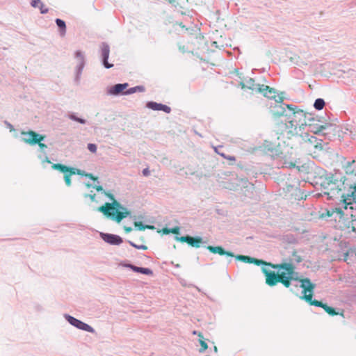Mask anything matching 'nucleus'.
I'll use <instances>...</instances> for the list:
<instances>
[{
	"label": "nucleus",
	"instance_id": "nucleus-1",
	"mask_svg": "<svg viewBox=\"0 0 356 356\" xmlns=\"http://www.w3.org/2000/svg\"><path fill=\"white\" fill-rule=\"evenodd\" d=\"M103 193L113 202L111 203H106L104 205L97 208V211L102 212L107 218L120 222L122 219L127 217H131V212L127 208L122 206L120 202L115 200L113 194L104 191Z\"/></svg>",
	"mask_w": 356,
	"mask_h": 356
},
{
	"label": "nucleus",
	"instance_id": "nucleus-2",
	"mask_svg": "<svg viewBox=\"0 0 356 356\" xmlns=\"http://www.w3.org/2000/svg\"><path fill=\"white\" fill-rule=\"evenodd\" d=\"M300 286L302 289L303 296L301 299L305 300L311 305L322 307L329 315L333 316L335 315H341L343 316V311L337 312L336 309L328 306L327 304L323 303L321 301L313 300L314 290L316 284H313L309 278H304L300 281Z\"/></svg>",
	"mask_w": 356,
	"mask_h": 356
},
{
	"label": "nucleus",
	"instance_id": "nucleus-3",
	"mask_svg": "<svg viewBox=\"0 0 356 356\" xmlns=\"http://www.w3.org/2000/svg\"><path fill=\"white\" fill-rule=\"evenodd\" d=\"M270 267L274 269L278 270H284V272L280 273L282 276V278L285 279L289 282V286H293L294 288H291L290 291L292 293H295V291H298L299 288H301L300 285H298V282L300 283V281L302 279H299L298 277V273L294 271L295 266L291 263H282L280 264H272Z\"/></svg>",
	"mask_w": 356,
	"mask_h": 356
},
{
	"label": "nucleus",
	"instance_id": "nucleus-4",
	"mask_svg": "<svg viewBox=\"0 0 356 356\" xmlns=\"http://www.w3.org/2000/svg\"><path fill=\"white\" fill-rule=\"evenodd\" d=\"M287 120H290L293 123L297 124L298 127L307 124L311 125V122H314L315 119L310 114L306 113L302 110L298 108L297 106L291 104L289 106Z\"/></svg>",
	"mask_w": 356,
	"mask_h": 356
},
{
	"label": "nucleus",
	"instance_id": "nucleus-5",
	"mask_svg": "<svg viewBox=\"0 0 356 356\" xmlns=\"http://www.w3.org/2000/svg\"><path fill=\"white\" fill-rule=\"evenodd\" d=\"M334 175L337 181H332L327 191L323 192L330 200L337 197L341 191L348 190L350 185L347 183L348 179L341 173H335Z\"/></svg>",
	"mask_w": 356,
	"mask_h": 356
},
{
	"label": "nucleus",
	"instance_id": "nucleus-6",
	"mask_svg": "<svg viewBox=\"0 0 356 356\" xmlns=\"http://www.w3.org/2000/svg\"><path fill=\"white\" fill-rule=\"evenodd\" d=\"M21 135L23 142L31 146L38 145L40 152L43 154L46 152L45 149L47 148V145L42 143L45 138L44 135L38 134L34 131H22Z\"/></svg>",
	"mask_w": 356,
	"mask_h": 356
},
{
	"label": "nucleus",
	"instance_id": "nucleus-7",
	"mask_svg": "<svg viewBox=\"0 0 356 356\" xmlns=\"http://www.w3.org/2000/svg\"><path fill=\"white\" fill-rule=\"evenodd\" d=\"M340 196L345 210L348 209V205H350V209H356V181L350 184L347 193H343Z\"/></svg>",
	"mask_w": 356,
	"mask_h": 356
},
{
	"label": "nucleus",
	"instance_id": "nucleus-8",
	"mask_svg": "<svg viewBox=\"0 0 356 356\" xmlns=\"http://www.w3.org/2000/svg\"><path fill=\"white\" fill-rule=\"evenodd\" d=\"M262 272L265 275L266 277V283L267 285L270 286H274L277 283H282L285 287L289 288V282L286 281V278H282V276L280 273H275L274 271H272L268 269L266 267H262Z\"/></svg>",
	"mask_w": 356,
	"mask_h": 356
},
{
	"label": "nucleus",
	"instance_id": "nucleus-9",
	"mask_svg": "<svg viewBox=\"0 0 356 356\" xmlns=\"http://www.w3.org/2000/svg\"><path fill=\"white\" fill-rule=\"evenodd\" d=\"M300 138L299 141L304 148L312 151V149H322V140L318 139L316 136H310L307 133H304L298 136Z\"/></svg>",
	"mask_w": 356,
	"mask_h": 356
},
{
	"label": "nucleus",
	"instance_id": "nucleus-10",
	"mask_svg": "<svg viewBox=\"0 0 356 356\" xmlns=\"http://www.w3.org/2000/svg\"><path fill=\"white\" fill-rule=\"evenodd\" d=\"M291 104L283 103V97H278L274 104L271 105L270 107V113L274 117L285 116L287 118V111H289V106H291Z\"/></svg>",
	"mask_w": 356,
	"mask_h": 356
},
{
	"label": "nucleus",
	"instance_id": "nucleus-11",
	"mask_svg": "<svg viewBox=\"0 0 356 356\" xmlns=\"http://www.w3.org/2000/svg\"><path fill=\"white\" fill-rule=\"evenodd\" d=\"M64 318L71 325L75 327L79 330L88 332L92 334L95 333V330L92 326L83 322L81 320L76 318L75 317L70 314H65Z\"/></svg>",
	"mask_w": 356,
	"mask_h": 356
},
{
	"label": "nucleus",
	"instance_id": "nucleus-12",
	"mask_svg": "<svg viewBox=\"0 0 356 356\" xmlns=\"http://www.w3.org/2000/svg\"><path fill=\"white\" fill-rule=\"evenodd\" d=\"M75 57L78 60V64L76 67V74L74 81L79 84L80 82L81 74L86 65V60L83 54L81 51H76L75 52Z\"/></svg>",
	"mask_w": 356,
	"mask_h": 356
},
{
	"label": "nucleus",
	"instance_id": "nucleus-13",
	"mask_svg": "<svg viewBox=\"0 0 356 356\" xmlns=\"http://www.w3.org/2000/svg\"><path fill=\"white\" fill-rule=\"evenodd\" d=\"M100 54L102 64L106 69H110L113 67V64L108 63V60L110 54V47L106 42H102L100 45Z\"/></svg>",
	"mask_w": 356,
	"mask_h": 356
},
{
	"label": "nucleus",
	"instance_id": "nucleus-14",
	"mask_svg": "<svg viewBox=\"0 0 356 356\" xmlns=\"http://www.w3.org/2000/svg\"><path fill=\"white\" fill-rule=\"evenodd\" d=\"M99 236L105 243L111 245H119L123 242L122 238L117 234L99 232Z\"/></svg>",
	"mask_w": 356,
	"mask_h": 356
},
{
	"label": "nucleus",
	"instance_id": "nucleus-15",
	"mask_svg": "<svg viewBox=\"0 0 356 356\" xmlns=\"http://www.w3.org/2000/svg\"><path fill=\"white\" fill-rule=\"evenodd\" d=\"M129 86L127 83H117L107 88L106 93L108 95L119 96L125 95V89Z\"/></svg>",
	"mask_w": 356,
	"mask_h": 356
},
{
	"label": "nucleus",
	"instance_id": "nucleus-16",
	"mask_svg": "<svg viewBox=\"0 0 356 356\" xmlns=\"http://www.w3.org/2000/svg\"><path fill=\"white\" fill-rule=\"evenodd\" d=\"M258 92L261 93L264 97L274 99L276 102L279 95H276V91L274 88L269 87L268 86L261 85L258 88Z\"/></svg>",
	"mask_w": 356,
	"mask_h": 356
},
{
	"label": "nucleus",
	"instance_id": "nucleus-17",
	"mask_svg": "<svg viewBox=\"0 0 356 356\" xmlns=\"http://www.w3.org/2000/svg\"><path fill=\"white\" fill-rule=\"evenodd\" d=\"M146 107L153 111H162L166 113H170L171 112V108L170 106L152 101L147 102Z\"/></svg>",
	"mask_w": 356,
	"mask_h": 356
},
{
	"label": "nucleus",
	"instance_id": "nucleus-18",
	"mask_svg": "<svg viewBox=\"0 0 356 356\" xmlns=\"http://www.w3.org/2000/svg\"><path fill=\"white\" fill-rule=\"evenodd\" d=\"M207 249L213 254H218L220 255H225L227 257H234V254L232 252L226 251L221 246H211L209 245L207 247Z\"/></svg>",
	"mask_w": 356,
	"mask_h": 356
},
{
	"label": "nucleus",
	"instance_id": "nucleus-19",
	"mask_svg": "<svg viewBox=\"0 0 356 356\" xmlns=\"http://www.w3.org/2000/svg\"><path fill=\"white\" fill-rule=\"evenodd\" d=\"M343 168L346 175H355L356 177V161L355 160L346 161L343 164Z\"/></svg>",
	"mask_w": 356,
	"mask_h": 356
},
{
	"label": "nucleus",
	"instance_id": "nucleus-20",
	"mask_svg": "<svg viewBox=\"0 0 356 356\" xmlns=\"http://www.w3.org/2000/svg\"><path fill=\"white\" fill-rule=\"evenodd\" d=\"M124 266L132 270L135 273H138L147 275H153L152 270L148 268L138 267L131 264H125Z\"/></svg>",
	"mask_w": 356,
	"mask_h": 356
},
{
	"label": "nucleus",
	"instance_id": "nucleus-21",
	"mask_svg": "<svg viewBox=\"0 0 356 356\" xmlns=\"http://www.w3.org/2000/svg\"><path fill=\"white\" fill-rule=\"evenodd\" d=\"M321 179L322 181L321 183V186L324 190L327 191L328 188H330V185L332 184V181H337L334 174L332 173L325 174V177L323 178L322 177Z\"/></svg>",
	"mask_w": 356,
	"mask_h": 356
},
{
	"label": "nucleus",
	"instance_id": "nucleus-22",
	"mask_svg": "<svg viewBox=\"0 0 356 356\" xmlns=\"http://www.w3.org/2000/svg\"><path fill=\"white\" fill-rule=\"evenodd\" d=\"M333 213L334 215L332 216V219L335 221L339 220V222H342L343 223L346 220L344 216H348V213H345L343 209L341 207H333Z\"/></svg>",
	"mask_w": 356,
	"mask_h": 356
},
{
	"label": "nucleus",
	"instance_id": "nucleus-23",
	"mask_svg": "<svg viewBox=\"0 0 356 356\" xmlns=\"http://www.w3.org/2000/svg\"><path fill=\"white\" fill-rule=\"evenodd\" d=\"M286 129H287V123L280 122H277L276 126L275 127V131L278 135H282L284 136H286Z\"/></svg>",
	"mask_w": 356,
	"mask_h": 356
},
{
	"label": "nucleus",
	"instance_id": "nucleus-24",
	"mask_svg": "<svg viewBox=\"0 0 356 356\" xmlns=\"http://www.w3.org/2000/svg\"><path fill=\"white\" fill-rule=\"evenodd\" d=\"M287 123V129H286V137L290 138L291 136H293L294 134H297V127H298L297 124L293 123L290 120H288Z\"/></svg>",
	"mask_w": 356,
	"mask_h": 356
},
{
	"label": "nucleus",
	"instance_id": "nucleus-25",
	"mask_svg": "<svg viewBox=\"0 0 356 356\" xmlns=\"http://www.w3.org/2000/svg\"><path fill=\"white\" fill-rule=\"evenodd\" d=\"M31 5L33 8H38L41 14H46L49 11V9L44 6L41 0H32Z\"/></svg>",
	"mask_w": 356,
	"mask_h": 356
},
{
	"label": "nucleus",
	"instance_id": "nucleus-26",
	"mask_svg": "<svg viewBox=\"0 0 356 356\" xmlns=\"http://www.w3.org/2000/svg\"><path fill=\"white\" fill-rule=\"evenodd\" d=\"M205 242L203 241L202 238L201 236H190V241H188V245L194 247V248H200V245L202 243H204Z\"/></svg>",
	"mask_w": 356,
	"mask_h": 356
},
{
	"label": "nucleus",
	"instance_id": "nucleus-27",
	"mask_svg": "<svg viewBox=\"0 0 356 356\" xmlns=\"http://www.w3.org/2000/svg\"><path fill=\"white\" fill-rule=\"evenodd\" d=\"M55 22L59 29V33L60 36L65 35L66 33V24L65 22L61 19L56 18Z\"/></svg>",
	"mask_w": 356,
	"mask_h": 356
},
{
	"label": "nucleus",
	"instance_id": "nucleus-28",
	"mask_svg": "<svg viewBox=\"0 0 356 356\" xmlns=\"http://www.w3.org/2000/svg\"><path fill=\"white\" fill-rule=\"evenodd\" d=\"M353 257V251H346L343 252L341 255L338 258L339 261H343L346 262L348 264H350L353 262L351 257Z\"/></svg>",
	"mask_w": 356,
	"mask_h": 356
},
{
	"label": "nucleus",
	"instance_id": "nucleus-29",
	"mask_svg": "<svg viewBox=\"0 0 356 356\" xmlns=\"http://www.w3.org/2000/svg\"><path fill=\"white\" fill-rule=\"evenodd\" d=\"M245 86L248 89L258 92V88L261 86V85L255 83L254 79L249 78L245 81Z\"/></svg>",
	"mask_w": 356,
	"mask_h": 356
},
{
	"label": "nucleus",
	"instance_id": "nucleus-30",
	"mask_svg": "<svg viewBox=\"0 0 356 356\" xmlns=\"http://www.w3.org/2000/svg\"><path fill=\"white\" fill-rule=\"evenodd\" d=\"M51 167L54 170H58L63 174H66V172L71 170L72 168V167L66 166L60 163H54Z\"/></svg>",
	"mask_w": 356,
	"mask_h": 356
},
{
	"label": "nucleus",
	"instance_id": "nucleus-31",
	"mask_svg": "<svg viewBox=\"0 0 356 356\" xmlns=\"http://www.w3.org/2000/svg\"><path fill=\"white\" fill-rule=\"evenodd\" d=\"M145 91V88L143 86H136L132 88H130L125 90V95L134 94L135 92H143Z\"/></svg>",
	"mask_w": 356,
	"mask_h": 356
},
{
	"label": "nucleus",
	"instance_id": "nucleus-32",
	"mask_svg": "<svg viewBox=\"0 0 356 356\" xmlns=\"http://www.w3.org/2000/svg\"><path fill=\"white\" fill-rule=\"evenodd\" d=\"M307 126L309 127L310 131H313L314 134H324L323 130L325 129V127L324 125H317L315 126L314 124L311 122V125L307 124Z\"/></svg>",
	"mask_w": 356,
	"mask_h": 356
},
{
	"label": "nucleus",
	"instance_id": "nucleus-33",
	"mask_svg": "<svg viewBox=\"0 0 356 356\" xmlns=\"http://www.w3.org/2000/svg\"><path fill=\"white\" fill-rule=\"evenodd\" d=\"M250 264H254L257 266H262V267H266V268H267V266L270 267V265H272V264H270V263H267L261 259H258L253 258V257H252Z\"/></svg>",
	"mask_w": 356,
	"mask_h": 356
},
{
	"label": "nucleus",
	"instance_id": "nucleus-34",
	"mask_svg": "<svg viewBox=\"0 0 356 356\" xmlns=\"http://www.w3.org/2000/svg\"><path fill=\"white\" fill-rule=\"evenodd\" d=\"M325 105V102L323 99L318 98L315 100L314 107L318 111H321Z\"/></svg>",
	"mask_w": 356,
	"mask_h": 356
},
{
	"label": "nucleus",
	"instance_id": "nucleus-35",
	"mask_svg": "<svg viewBox=\"0 0 356 356\" xmlns=\"http://www.w3.org/2000/svg\"><path fill=\"white\" fill-rule=\"evenodd\" d=\"M343 225L346 228L351 229V231L356 234V220L355 221H347V220L346 219L343 222Z\"/></svg>",
	"mask_w": 356,
	"mask_h": 356
},
{
	"label": "nucleus",
	"instance_id": "nucleus-36",
	"mask_svg": "<svg viewBox=\"0 0 356 356\" xmlns=\"http://www.w3.org/2000/svg\"><path fill=\"white\" fill-rule=\"evenodd\" d=\"M134 225L138 230L140 231L145 230L146 229H152L154 228L153 225H145L141 222H135Z\"/></svg>",
	"mask_w": 356,
	"mask_h": 356
},
{
	"label": "nucleus",
	"instance_id": "nucleus-37",
	"mask_svg": "<svg viewBox=\"0 0 356 356\" xmlns=\"http://www.w3.org/2000/svg\"><path fill=\"white\" fill-rule=\"evenodd\" d=\"M68 118L75 122H79L82 124H85L86 123V120L85 119L77 117L75 113H71L69 115Z\"/></svg>",
	"mask_w": 356,
	"mask_h": 356
},
{
	"label": "nucleus",
	"instance_id": "nucleus-38",
	"mask_svg": "<svg viewBox=\"0 0 356 356\" xmlns=\"http://www.w3.org/2000/svg\"><path fill=\"white\" fill-rule=\"evenodd\" d=\"M234 257L236 259L245 262V263H249L250 264L252 257L249 256H245V255H234Z\"/></svg>",
	"mask_w": 356,
	"mask_h": 356
},
{
	"label": "nucleus",
	"instance_id": "nucleus-39",
	"mask_svg": "<svg viewBox=\"0 0 356 356\" xmlns=\"http://www.w3.org/2000/svg\"><path fill=\"white\" fill-rule=\"evenodd\" d=\"M73 175H74V173H71V170L67 171V172H66V174H64L65 182L67 186H71V178L70 177Z\"/></svg>",
	"mask_w": 356,
	"mask_h": 356
},
{
	"label": "nucleus",
	"instance_id": "nucleus-40",
	"mask_svg": "<svg viewBox=\"0 0 356 356\" xmlns=\"http://www.w3.org/2000/svg\"><path fill=\"white\" fill-rule=\"evenodd\" d=\"M71 173H74V175H79L82 177H86V171L72 167L71 168Z\"/></svg>",
	"mask_w": 356,
	"mask_h": 356
},
{
	"label": "nucleus",
	"instance_id": "nucleus-41",
	"mask_svg": "<svg viewBox=\"0 0 356 356\" xmlns=\"http://www.w3.org/2000/svg\"><path fill=\"white\" fill-rule=\"evenodd\" d=\"M190 236H175V239L177 241L181 242V243H188V241H190Z\"/></svg>",
	"mask_w": 356,
	"mask_h": 356
},
{
	"label": "nucleus",
	"instance_id": "nucleus-42",
	"mask_svg": "<svg viewBox=\"0 0 356 356\" xmlns=\"http://www.w3.org/2000/svg\"><path fill=\"white\" fill-rule=\"evenodd\" d=\"M128 243L130 244V245H131L132 247L135 248L136 249H138V250H147V247L145 245H136V243H134L133 241H128Z\"/></svg>",
	"mask_w": 356,
	"mask_h": 356
},
{
	"label": "nucleus",
	"instance_id": "nucleus-43",
	"mask_svg": "<svg viewBox=\"0 0 356 356\" xmlns=\"http://www.w3.org/2000/svg\"><path fill=\"white\" fill-rule=\"evenodd\" d=\"M200 343L201 348L199 350V351H200V353H203L208 348L207 343H206V341L204 340H203V338L200 339Z\"/></svg>",
	"mask_w": 356,
	"mask_h": 356
},
{
	"label": "nucleus",
	"instance_id": "nucleus-44",
	"mask_svg": "<svg viewBox=\"0 0 356 356\" xmlns=\"http://www.w3.org/2000/svg\"><path fill=\"white\" fill-rule=\"evenodd\" d=\"M334 215L333 213V207H330V209H326V212L325 213L322 214L323 217H327L332 219V216Z\"/></svg>",
	"mask_w": 356,
	"mask_h": 356
},
{
	"label": "nucleus",
	"instance_id": "nucleus-45",
	"mask_svg": "<svg viewBox=\"0 0 356 356\" xmlns=\"http://www.w3.org/2000/svg\"><path fill=\"white\" fill-rule=\"evenodd\" d=\"M88 149L92 153H95L97 149V147L94 143H88Z\"/></svg>",
	"mask_w": 356,
	"mask_h": 356
},
{
	"label": "nucleus",
	"instance_id": "nucleus-46",
	"mask_svg": "<svg viewBox=\"0 0 356 356\" xmlns=\"http://www.w3.org/2000/svg\"><path fill=\"white\" fill-rule=\"evenodd\" d=\"M44 158H42V156H38V158L42 161V163L46 162L48 163H51V161H50L49 157L47 156L46 152H44Z\"/></svg>",
	"mask_w": 356,
	"mask_h": 356
},
{
	"label": "nucleus",
	"instance_id": "nucleus-47",
	"mask_svg": "<svg viewBox=\"0 0 356 356\" xmlns=\"http://www.w3.org/2000/svg\"><path fill=\"white\" fill-rule=\"evenodd\" d=\"M293 260L296 263H300L302 261L301 257L300 255L297 254V253L296 252H293Z\"/></svg>",
	"mask_w": 356,
	"mask_h": 356
},
{
	"label": "nucleus",
	"instance_id": "nucleus-48",
	"mask_svg": "<svg viewBox=\"0 0 356 356\" xmlns=\"http://www.w3.org/2000/svg\"><path fill=\"white\" fill-rule=\"evenodd\" d=\"M83 196H84L85 198L89 197V199H90V200L92 202H95L96 201V199H95L96 195H95V194H86H86L83 195Z\"/></svg>",
	"mask_w": 356,
	"mask_h": 356
},
{
	"label": "nucleus",
	"instance_id": "nucleus-49",
	"mask_svg": "<svg viewBox=\"0 0 356 356\" xmlns=\"http://www.w3.org/2000/svg\"><path fill=\"white\" fill-rule=\"evenodd\" d=\"M180 232V227L179 226H175L172 228H170V233L178 234Z\"/></svg>",
	"mask_w": 356,
	"mask_h": 356
},
{
	"label": "nucleus",
	"instance_id": "nucleus-50",
	"mask_svg": "<svg viewBox=\"0 0 356 356\" xmlns=\"http://www.w3.org/2000/svg\"><path fill=\"white\" fill-rule=\"evenodd\" d=\"M86 177L90 178V179H92L93 181H96L97 182V184L99 183L97 177H94V175L91 173L86 172Z\"/></svg>",
	"mask_w": 356,
	"mask_h": 356
},
{
	"label": "nucleus",
	"instance_id": "nucleus-51",
	"mask_svg": "<svg viewBox=\"0 0 356 356\" xmlns=\"http://www.w3.org/2000/svg\"><path fill=\"white\" fill-rule=\"evenodd\" d=\"M4 124H6L7 128H8L10 129V131L12 132V131H15L14 127L9 122H8L7 120H5Z\"/></svg>",
	"mask_w": 356,
	"mask_h": 356
},
{
	"label": "nucleus",
	"instance_id": "nucleus-52",
	"mask_svg": "<svg viewBox=\"0 0 356 356\" xmlns=\"http://www.w3.org/2000/svg\"><path fill=\"white\" fill-rule=\"evenodd\" d=\"M92 188H95L97 191L104 192L103 187L100 185H93Z\"/></svg>",
	"mask_w": 356,
	"mask_h": 356
},
{
	"label": "nucleus",
	"instance_id": "nucleus-53",
	"mask_svg": "<svg viewBox=\"0 0 356 356\" xmlns=\"http://www.w3.org/2000/svg\"><path fill=\"white\" fill-rule=\"evenodd\" d=\"M142 172L145 177H147L150 175V170H149L148 168H144Z\"/></svg>",
	"mask_w": 356,
	"mask_h": 356
},
{
	"label": "nucleus",
	"instance_id": "nucleus-54",
	"mask_svg": "<svg viewBox=\"0 0 356 356\" xmlns=\"http://www.w3.org/2000/svg\"><path fill=\"white\" fill-rule=\"evenodd\" d=\"M161 232L163 234H170V228L164 227L161 230Z\"/></svg>",
	"mask_w": 356,
	"mask_h": 356
},
{
	"label": "nucleus",
	"instance_id": "nucleus-55",
	"mask_svg": "<svg viewBox=\"0 0 356 356\" xmlns=\"http://www.w3.org/2000/svg\"><path fill=\"white\" fill-rule=\"evenodd\" d=\"M350 216V221H355L356 220V211L354 213L352 211L351 213H348Z\"/></svg>",
	"mask_w": 356,
	"mask_h": 356
},
{
	"label": "nucleus",
	"instance_id": "nucleus-56",
	"mask_svg": "<svg viewBox=\"0 0 356 356\" xmlns=\"http://www.w3.org/2000/svg\"><path fill=\"white\" fill-rule=\"evenodd\" d=\"M215 150H216V152L217 154H218L219 155H220V156H222L223 158H227V156H225V154L224 153H221V152H218V148H216H216H215Z\"/></svg>",
	"mask_w": 356,
	"mask_h": 356
},
{
	"label": "nucleus",
	"instance_id": "nucleus-57",
	"mask_svg": "<svg viewBox=\"0 0 356 356\" xmlns=\"http://www.w3.org/2000/svg\"><path fill=\"white\" fill-rule=\"evenodd\" d=\"M124 229L127 233H129L132 231V228L131 227H124Z\"/></svg>",
	"mask_w": 356,
	"mask_h": 356
},
{
	"label": "nucleus",
	"instance_id": "nucleus-58",
	"mask_svg": "<svg viewBox=\"0 0 356 356\" xmlns=\"http://www.w3.org/2000/svg\"><path fill=\"white\" fill-rule=\"evenodd\" d=\"M193 334H197V336H198L200 339L203 338V335H202V334L201 332H197V331H193Z\"/></svg>",
	"mask_w": 356,
	"mask_h": 356
},
{
	"label": "nucleus",
	"instance_id": "nucleus-59",
	"mask_svg": "<svg viewBox=\"0 0 356 356\" xmlns=\"http://www.w3.org/2000/svg\"><path fill=\"white\" fill-rule=\"evenodd\" d=\"M240 86H241V88H242V89L247 88V87L245 86V82H243V81H241V82L240 83Z\"/></svg>",
	"mask_w": 356,
	"mask_h": 356
},
{
	"label": "nucleus",
	"instance_id": "nucleus-60",
	"mask_svg": "<svg viewBox=\"0 0 356 356\" xmlns=\"http://www.w3.org/2000/svg\"><path fill=\"white\" fill-rule=\"evenodd\" d=\"M226 159H228V160H232V161H234L235 160V158L234 156H227Z\"/></svg>",
	"mask_w": 356,
	"mask_h": 356
},
{
	"label": "nucleus",
	"instance_id": "nucleus-61",
	"mask_svg": "<svg viewBox=\"0 0 356 356\" xmlns=\"http://www.w3.org/2000/svg\"><path fill=\"white\" fill-rule=\"evenodd\" d=\"M85 185L87 188H91L93 186V185L90 183H86Z\"/></svg>",
	"mask_w": 356,
	"mask_h": 356
},
{
	"label": "nucleus",
	"instance_id": "nucleus-62",
	"mask_svg": "<svg viewBox=\"0 0 356 356\" xmlns=\"http://www.w3.org/2000/svg\"><path fill=\"white\" fill-rule=\"evenodd\" d=\"M168 1L169 3L172 4V3H175V0H168Z\"/></svg>",
	"mask_w": 356,
	"mask_h": 356
},
{
	"label": "nucleus",
	"instance_id": "nucleus-63",
	"mask_svg": "<svg viewBox=\"0 0 356 356\" xmlns=\"http://www.w3.org/2000/svg\"><path fill=\"white\" fill-rule=\"evenodd\" d=\"M213 350H214L215 353L218 352V348L216 346H214Z\"/></svg>",
	"mask_w": 356,
	"mask_h": 356
}]
</instances>
